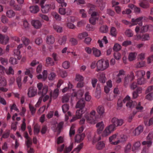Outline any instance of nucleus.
Listing matches in <instances>:
<instances>
[{
	"mask_svg": "<svg viewBox=\"0 0 153 153\" xmlns=\"http://www.w3.org/2000/svg\"><path fill=\"white\" fill-rule=\"evenodd\" d=\"M124 103L126 102V106L130 108L135 107L136 110L133 111V114H130L129 117L128 121L131 122L134 115L137 111H141L143 109L142 106H141L140 102L138 104L135 101H133L130 100V97L128 96H127L123 100Z\"/></svg>",
	"mask_w": 153,
	"mask_h": 153,
	"instance_id": "nucleus-1",
	"label": "nucleus"
},
{
	"mask_svg": "<svg viewBox=\"0 0 153 153\" xmlns=\"http://www.w3.org/2000/svg\"><path fill=\"white\" fill-rule=\"evenodd\" d=\"M37 86L38 90V94L39 95L41 96L39 98L38 101L35 105L36 107H38L40 104L43 97L47 93L48 90V87L47 86H43L42 83L41 82L37 84Z\"/></svg>",
	"mask_w": 153,
	"mask_h": 153,
	"instance_id": "nucleus-2",
	"label": "nucleus"
},
{
	"mask_svg": "<svg viewBox=\"0 0 153 153\" xmlns=\"http://www.w3.org/2000/svg\"><path fill=\"white\" fill-rule=\"evenodd\" d=\"M85 105V101L84 100H80L77 102L76 107V108H79L80 109L76 111V116L71 120V121H73L77 119H79L81 117L83 114L82 109L84 107Z\"/></svg>",
	"mask_w": 153,
	"mask_h": 153,
	"instance_id": "nucleus-3",
	"label": "nucleus"
},
{
	"mask_svg": "<svg viewBox=\"0 0 153 153\" xmlns=\"http://www.w3.org/2000/svg\"><path fill=\"white\" fill-rule=\"evenodd\" d=\"M96 112L95 111H92L90 114H86L85 117L87 120V121L88 123H92L95 122L96 119L99 117V116H95Z\"/></svg>",
	"mask_w": 153,
	"mask_h": 153,
	"instance_id": "nucleus-4",
	"label": "nucleus"
},
{
	"mask_svg": "<svg viewBox=\"0 0 153 153\" xmlns=\"http://www.w3.org/2000/svg\"><path fill=\"white\" fill-rule=\"evenodd\" d=\"M143 19L145 20H146L147 19H148V17L143 16L140 17L136 19H132L131 20L132 23L131 25H130V26L136 25L137 24L139 26H141L142 25V20Z\"/></svg>",
	"mask_w": 153,
	"mask_h": 153,
	"instance_id": "nucleus-5",
	"label": "nucleus"
},
{
	"mask_svg": "<svg viewBox=\"0 0 153 153\" xmlns=\"http://www.w3.org/2000/svg\"><path fill=\"white\" fill-rule=\"evenodd\" d=\"M5 71L7 75L14 74V70L12 67H9L8 69L7 70L5 69L4 67L0 65V75L4 74Z\"/></svg>",
	"mask_w": 153,
	"mask_h": 153,
	"instance_id": "nucleus-6",
	"label": "nucleus"
},
{
	"mask_svg": "<svg viewBox=\"0 0 153 153\" xmlns=\"http://www.w3.org/2000/svg\"><path fill=\"white\" fill-rule=\"evenodd\" d=\"M153 137V134L152 133H149L147 137V141H143L142 144L143 145H147V148L150 147L152 145V140Z\"/></svg>",
	"mask_w": 153,
	"mask_h": 153,
	"instance_id": "nucleus-7",
	"label": "nucleus"
},
{
	"mask_svg": "<svg viewBox=\"0 0 153 153\" xmlns=\"http://www.w3.org/2000/svg\"><path fill=\"white\" fill-rule=\"evenodd\" d=\"M91 14V17L89 19V22L91 24L94 25L96 24V22L98 20V18L97 16H99V13L97 12H92Z\"/></svg>",
	"mask_w": 153,
	"mask_h": 153,
	"instance_id": "nucleus-8",
	"label": "nucleus"
},
{
	"mask_svg": "<svg viewBox=\"0 0 153 153\" xmlns=\"http://www.w3.org/2000/svg\"><path fill=\"white\" fill-rule=\"evenodd\" d=\"M111 123L115 127L121 126L123 123V120L122 119H118L117 118L114 117L111 120Z\"/></svg>",
	"mask_w": 153,
	"mask_h": 153,
	"instance_id": "nucleus-9",
	"label": "nucleus"
},
{
	"mask_svg": "<svg viewBox=\"0 0 153 153\" xmlns=\"http://www.w3.org/2000/svg\"><path fill=\"white\" fill-rule=\"evenodd\" d=\"M134 73L131 72L130 74H128L126 76L124 79V84L125 85H127L128 83L132 81L134 78Z\"/></svg>",
	"mask_w": 153,
	"mask_h": 153,
	"instance_id": "nucleus-10",
	"label": "nucleus"
},
{
	"mask_svg": "<svg viewBox=\"0 0 153 153\" xmlns=\"http://www.w3.org/2000/svg\"><path fill=\"white\" fill-rule=\"evenodd\" d=\"M37 94V89L34 87H31L28 90L27 95L30 97H33L36 95Z\"/></svg>",
	"mask_w": 153,
	"mask_h": 153,
	"instance_id": "nucleus-11",
	"label": "nucleus"
},
{
	"mask_svg": "<svg viewBox=\"0 0 153 153\" xmlns=\"http://www.w3.org/2000/svg\"><path fill=\"white\" fill-rule=\"evenodd\" d=\"M150 39V37L149 34L146 33L144 34L141 35L140 34H137V40H141L142 41L148 40Z\"/></svg>",
	"mask_w": 153,
	"mask_h": 153,
	"instance_id": "nucleus-12",
	"label": "nucleus"
},
{
	"mask_svg": "<svg viewBox=\"0 0 153 153\" xmlns=\"http://www.w3.org/2000/svg\"><path fill=\"white\" fill-rule=\"evenodd\" d=\"M32 25L35 28L39 29L41 28L42 26L41 22L37 20H33L31 22Z\"/></svg>",
	"mask_w": 153,
	"mask_h": 153,
	"instance_id": "nucleus-13",
	"label": "nucleus"
},
{
	"mask_svg": "<svg viewBox=\"0 0 153 153\" xmlns=\"http://www.w3.org/2000/svg\"><path fill=\"white\" fill-rule=\"evenodd\" d=\"M96 126L97 128V133L99 134L101 133V132L103 130L104 126L103 122L102 121L98 123L96 125Z\"/></svg>",
	"mask_w": 153,
	"mask_h": 153,
	"instance_id": "nucleus-14",
	"label": "nucleus"
},
{
	"mask_svg": "<svg viewBox=\"0 0 153 153\" xmlns=\"http://www.w3.org/2000/svg\"><path fill=\"white\" fill-rule=\"evenodd\" d=\"M9 38L8 36H5L0 33V43L3 44H6L8 42Z\"/></svg>",
	"mask_w": 153,
	"mask_h": 153,
	"instance_id": "nucleus-15",
	"label": "nucleus"
},
{
	"mask_svg": "<svg viewBox=\"0 0 153 153\" xmlns=\"http://www.w3.org/2000/svg\"><path fill=\"white\" fill-rule=\"evenodd\" d=\"M29 9L30 12L34 14L37 13L39 10V7L36 5L30 6L29 7Z\"/></svg>",
	"mask_w": 153,
	"mask_h": 153,
	"instance_id": "nucleus-16",
	"label": "nucleus"
},
{
	"mask_svg": "<svg viewBox=\"0 0 153 153\" xmlns=\"http://www.w3.org/2000/svg\"><path fill=\"white\" fill-rule=\"evenodd\" d=\"M143 131V127L142 126H140L137 127L133 131V133L135 136L138 135Z\"/></svg>",
	"mask_w": 153,
	"mask_h": 153,
	"instance_id": "nucleus-17",
	"label": "nucleus"
},
{
	"mask_svg": "<svg viewBox=\"0 0 153 153\" xmlns=\"http://www.w3.org/2000/svg\"><path fill=\"white\" fill-rule=\"evenodd\" d=\"M42 11L43 13H48L51 8V4H46L44 6L43 5L41 6Z\"/></svg>",
	"mask_w": 153,
	"mask_h": 153,
	"instance_id": "nucleus-18",
	"label": "nucleus"
},
{
	"mask_svg": "<svg viewBox=\"0 0 153 153\" xmlns=\"http://www.w3.org/2000/svg\"><path fill=\"white\" fill-rule=\"evenodd\" d=\"M96 3L101 10H103L105 7V3L103 0H96Z\"/></svg>",
	"mask_w": 153,
	"mask_h": 153,
	"instance_id": "nucleus-19",
	"label": "nucleus"
},
{
	"mask_svg": "<svg viewBox=\"0 0 153 153\" xmlns=\"http://www.w3.org/2000/svg\"><path fill=\"white\" fill-rule=\"evenodd\" d=\"M85 136V135L84 134H77L76 135L75 137V140L76 142L79 143L82 141Z\"/></svg>",
	"mask_w": 153,
	"mask_h": 153,
	"instance_id": "nucleus-20",
	"label": "nucleus"
},
{
	"mask_svg": "<svg viewBox=\"0 0 153 153\" xmlns=\"http://www.w3.org/2000/svg\"><path fill=\"white\" fill-rule=\"evenodd\" d=\"M126 140V136L124 135L121 136L120 138V140H117V141L112 142L111 143L112 144L116 145L118 144L120 142H123L125 141Z\"/></svg>",
	"mask_w": 153,
	"mask_h": 153,
	"instance_id": "nucleus-21",
	"label": "nucleus"
},
{
	"mask_svg": "<svg viewBox=\"0 0 153 153\" xmlns=\"http://www.w3.org/2000/svg\"><path fill=\"white\" fill-rule=\"evenodd\" d=\"M97 111L98 114L100 115V117H102L104 112V107L101 105L99 106L97 108Z\"/></svg>",
	"mask_w": 153,
	"mask_h": 153,
	"instance_id": "nucleus-22",
	"label": "nucleus"
},
{
	"mask_svg": "<svg viewBox=\"0 0 153 153\" xmlns=\"http://www.w3.org/2000/svg\"><path fill=\"white\" fill-rule=\"evenodd\" d=\"M103 61L102 60H99L97 63V71L98 72L100 71H102V65Z\"/></svg>",
	"mask_w": 153,
	"mask_h": 153,
	"instance_id": "nucleus-23",
	"label": "nucleus"
},
{
	"mask_svg": "<svg viewBox=\"0 0 153 153\" xmlns=\"http://www.w3.org/2000/svg\"><path fill=\"white\" fill-rule=\"evenodd\" d=\"M59 91V89L56 88L54 90L53 93L51 92L50 93L51 98L53 97L54 99H56L58 95Z\"/></svg>",
	"mask_w": 153,
	"mask_h": 153,
	"instance_id": "nucleus-24",
	"label": "nucleus"
},
{
	"mask_svg": "<svg viewBox=\"0 0 153 153\" xmlns=\"http://www.w3.org/2000/svg\"><path fill=\"white\" fill-rule=\"evenodd\" d=\"M55 41L54 38L52 35L48 36L47 38V42L48 44H53Z\"/></svg>",
	"mask_w": 153,
	"mask_h": 153,
	"instance_id": "nucleus-25",
	"label": "nucleus"
},
{
	"mask_svg": "<svg viewBox=\"0 0 153 153\" xmlns=\"http://www.w3.org/2000/svg\"><path fill=\"white\" fill-rule=\"evenodd\" d=\"M137 55V53L136 52H131L129 53L128 58L130 61H132L134 60L136 58Z\"/></svg>",
	"mask_w": 153,
	"mask_h": 153,
	"instance_id": "nucleus-26",
	"label": "nucleus"
},
{
	"mask_svg": "<svg viewBox=\"0 0 153 153\" xmlns=\"http://www.w3.org/2000/svg\"><path fill=\"white\" fill-rule=\"evenodd\" d=\"M93 53L96 57H99L101 54L100 51L97 48H93L92 49Z\"/></svg>",
	"mask_w": 153,
	"mask_h": 153,
	"instance_id": "nucleus-27",
	"label": "nucleus"
},
{
	"mask_svg": "<svg viewBox=\"0 0 153 153\" xmlns=\"http://www.w3.org/2000/svg\"><path fill=\"white\" fill-rule=\"evenodd\" d=\"M67 39L66 36H63L60 38L58 40L59 43L61 45H64L65 44Z\"/></svg>",
	"mask_w": 153,
	"mask_h": 153,
	"instance_id": "nucleus-28",
	"label": "nucleus"
},
{
	"mask_svg": "<svg viewBox=\"0 0 153 153\" xmlns=\"http://www.w3.org/2000/svg\"><path fill=\"white\" fill-rule=\"evenodd\" d=\"M7 85V81L5 78L3 77H0V86L4 87Z\"/></svg>",
	"mask_w": 153,
	"mask_h": 153,
	"instance_id": "nucleus-29",
	"label": "nucleus"
},
{
	"mask_svg": "<svg viewBox=\"0 0 153 153\" xmlns=\"http://www.w3.org/2000/svg\"><path fill=\"white\" fill-rule=\"evenodd\" d=\"M33 72V70L32 68H30L29 69H26V71L25 72V74L26 75H28L29 77L32 78L33 77V75L32 74Z\"/></svg>",
	"mask_w": 153,
	"mask_h": 153,
	"instance_id": "nucleus-30",
	"label": "nucleus"
},
{
	"mask_svg": "<svg viewBox=\"0 0 153 153\" xmlns=\"http://www.w3.org/2000/svg\"><path fill=\"white\" fill-rule=\"evenodd\" d=\"M140 146L141 143L139 141H137L133 145L132 148V151H134L136 150L139 149L140 148Z\"/></svg>",
	"mask_w": 153,
	"mask_h": 153,
	"instance_id": "nucleus-31",
	"label": "nucleus"
},
{
	"mask_svg": "<svg viewBox=\"0 0 153 153\" xmlns=\"http://www.w3.org/2000/svg\"><path fill=\"white\" fill-rule=\"evenodd\" d=\"M117 33L116 28L114 27H112L111 28L110 33L111 35L113 37H116Z\"/></svg>",
	"mask_w": 153,
	"mask_h": 153,
	"instance_id": "nucleus-32",
	"label": "nucleus"
},
{
	"mask_svg": "<svg viewBox=\"0 0 153 153\" xmlns=\"http://www.w3.org/2000/svg\"><path fill=\"white\" fill-rule=\"evenodd\" d=\"M145 74V72L143 70L137 71L136 72V75L137 77H143Z\"/></svg>",
	"mask_w": 153,
	"mask_h": 153,
	"instance_id": "nucleus-33",
	"label": "nucleus"
},
{
	"mask_svg": "<svg viewBox=\"0 0 153 153\" xmlns=\"http://www.w3.org/2000/svg\"><path fill=\"white\" fill-rule=\"evenodd\" d=\"M15 13L12 10H8L6 12L7 16L9 18H11L15 16Z\"/></svg>",
	"mask_w": 153,
	"mask_h": 153,
	"instance_id": "nucleus-34",
	"label": "nucleus"
},
{
	"mask_svg": "<svg viewBox=\"0 0 153 153\" xmlns=\"http://www.w3.org/2000/svg\"><path fill=\"white\" fill-rule=\"evenodd\" d=\"M46 64L49 66H52L54 65V63L53 59L50 57H47L46 59Z\"/></svg>",
	"mask_w": 153,
	"mask_h": 153,
	"instance_id": "nucleus-35",
	"label": "nucleus"
},
{
	"mask_svg": "<svg viewBox=\"0 0 153 153\" xmlns=\"http://www.w3.org/2000/svg\"><path fill=\"white\" fill-rule=\"evenodd\" d=\"M75 125L72 124L70 128L69 131V136L70 137H71L75 134Z\"/></svg>",
	"mask_w": 153,
	"mask_h": 153,
	"instance_id": "nucleus-36",
	"label": "nucleus"
},
{
	"mask_svg": "<svg viewBox=\"0 0 153 153\" xmlns=\"http://www.w3.org/2000/svg\"><path fill=\"white\" fill-rule=\"evenodd\" d=\"M88 36V33L87 32H85L79 34L78 36V38L80 39H82Z\"/></svg>",
	"mask_w": 153,
	"mask_h": 153,
	"instance_id": "nucleus-37",
	"label": "nucleus"
},
{
	"mask_svg": "<svg viewBox=\"0 0 153 153\" xmlns=\"http://www.w3.org/2000/svg\"><path fill=\"white\" fill-rule=\"evenodd\" d=\"M40 126L37 124H36L34 127V132L35 134L37 135L40 132Z\"/></svg>",
	"mask_w": 153,
	"mask_h": 153,
	"instance_id": "nucleus-38",
	"label": "nucleus"
},
{
	"mask_svg": "<svg viewBox=\"0 0 153 153\" xmlns=\"http://www.w3.org/2000/svg\"><path fill=\"white\" fill-rule=\"evenodd\" d=\"M20 52L19 50L18 49L14 50V54L15 56L16 57L17 59L19 60L21 59V57L20 56Z\"/></svg>",
	"mask_w": 153,
	"mask_h": 153,
	"instance_id": "nucleus-39",
	"label": "nucleus"
},
{
	"mask_svg": "<svg viewBox=\"0 0 153 153\" xmlns=\"http://www.w3.org/2000/svg\"><path fill=\"white\" fill-rule=\"evenodd\" d=\"M83 146V143H80L77 147L75 148L71 153H73V152H76V153H78L80 150L82 149Z\"/></svg>",
	"mask_w": 153,
	"mask_h": 153,
	"instance_id": "nucleus-40",
	"label": "nucleus"
},
{
	"mask_svg": "<svg viewBox=\"0 0 153 153\" xmlns=\"http://www.w3.org/2000/svg\"><path fill=\"white\" fill-rule=\"evenodd\" d=\"M73 146V143H72L68 147L65 148L64 150V153H68L72 149Z\"/></svg>",
	"mask_w": 153,
	"mask_h": 153,
	"instance_id": "nucleus-41",
	"label": "nucleus"
},
{
	"mask_svg": "<svg viewBox=\"0 0 153 153\" xmlns=\"http://www.w3.org/2000/svg\"><path fill=\"white\" fill-rule=\"evenodd\" d=\"M69 105H68L65 104L62 106V111L64 113H65L67 112L69 109Z\"/></svg>",
	"mask_w": 153,
	"mask_h": 153,
	"instance_id": "nucleus-42",
	"label": "nucleus"
},
{
	"mask_svg": "<svg viewBox=\"0 0 153 153\" xmlns=\"http://www.w3.org/2000/svg\"><path fill=\"white\" fill-rule=\"evenodd\" d=\"M53 27L54 30L58 33H61L62 31V28L59 26L54 25L53 26Z\"/></svg>",
	"mask_w": 153,
	"mask_h": 153,
	"instance_id": "nucleus-43",
	"label": "nucleus"
},
{
	"mask_svg": "<svg viewBox=\"0 0 153 153\" xmlns=\"http://www.w3.org/2000/svg\"><path fill=\"white\" fill-rule=\"evenodd\" d=\"M105 146V144L103 142H99L97 145L96 147L97 149L100 150Z\"/></svg>",
	"mask_w": 153,
	"mask_h": 153,
	"instance_id": "nucleus-44",
	"label": "nucleus"
},
{
	"mask_svg": "<svg viewBox=\"0 0 153 153\" xmlns=\"http://www.w3.org/2000/svg\"><path fill=\"white\" fill-rule=\"evenodd\" d=\"M99 79L100 81L102 83H104L105 82L106 78L105 75L103 74H100Z\"/></svg>",
	"mask_w": 153,
	"mask_h": 153,
	"instance_id": "nucleus-45",
	"label": "nucleus"
},
{
	"mask_svg": "<svg viewBox=\"0 0 153 153\" xmlns=\"http://www.w3.org/2000/svg\"><path fill=\"white\" fill-rule=\"evenodd\" d=\"M102 66V71L107 68L109 66L108 60H106L104 62L103 61Z\"/></svg>",
	"mask_w": 153,
	"mask_h": 153,
	"instance_id": "nucleus-46",
	"label": "nucleus"
},
{
	"mask_svg": "<svg viewBox=\"0 0 153 153\" xmlns=\"http://www.w3.org/2000/svg\"><path fill=\"white\" fill-rule=\"evenodd\" d=\"M109 131V129L106 127L103 131L102 134V136L103 137H106L108 135L111 133Z\"/></svg>",
	"mask_w": 153,
	"mask_h": 153,
	"instance_id": "nucleus-47",
	"label": "nucleus"
},
{
	"mask_svg": "<svg viewBox=\"0 0 153 153\" xmlns=\"http://www.w3.org/2000/svg\"><path fill=\"white\" fill-rule=\"evenodd\" d=\"M100 30L102 33H106L108 31V27L106 25L102 26L100 27Z\"/></svg>",
	"mask_w": 153,
	"mask_h": 153,
	"instance_id": "nucleus-48",
	"label": "nucleus"
},
{
	"mask_svg": "<svg viewBox=\"0 0 153 153\" xmlns=\"http://www.w3.org/2000/svg\"><path fill=\"white\" fill-rule=\"evenodd\" d=\"M22 40L23 44L25 45H28L30 42L29 39L25 36L22 37Z\"/></svg>",
	"mask_w": 153,
	"mask_h": 153,
	"instance_id": "nucleus-49",
	"label": "nucleus"
},
{
	"mask_svg": "<svg viewBox=\"0 0 153 153\" xmlns=\"http://www.w3.org/2000/svg\"><path fill=\"white\" fill-rule=\"evenodd\" d=\"M84 79V77L82 75L79 74H76V81H78L79 82L82 81Z\"/></svg>",
	"mask_w": 153,
	"mask_h": 153,
	"instance_id": "nucleus-50",
	"label": "nucleus"
},
{
	"mask_svg": "<svg viewBox=\"0 0 153 153\" xmlns=\"http://www.w3.org/2000/svg\"><path fill=\"white\" fill-rule=\"evenodd\" d=\"M89 6L90 7L89 10L88 12L89 14H92V12H96L95 11H94L96 7L94 5L92 4H89Z\"/></svg>",
	"mask_w": 153,
	"mask_h": 153,
	"instance_id": "nucleus-51",
	"label": "nucleus"
},
{
	"mask_svg": "<svg viewBox=\"0 0 153 153\" xmlns=\"http://www.w3.org/2000/svg\"><path fill=\"white\" fill-rule=\"evenodd\" d=\"M64 123L63 122H61L58 124L57 126L58 131L60 132L61 129L63 128Z\"/></svg>",
	"mask_w": 153,
	"mask_h": 153,
	"instance_id": "nucleus-52",
	"label": "nucleus"
},
{
	"mask_svg": "<svg viewBox=\"0 0 153 153\" xmlns=\"http://www.w3.org/2000/svg\"><path fill=\"white\" fill-rule=\"evenodd\" d=\"M17 59H17L16 58V57L15 58L11 57L9 59V62L10 63L13 65L16 64L17 63Z\"/></svg>",
	"mask_w": 153,
	"mask_h": 153,
	"instance_id": "nucleus-53",
	"label": "nucleus"
},
{
	"mask_svg": "<svg viewBox=\"0 0 153 153\" xmlns=\"http://www.w3.org/2000/svg\"><path fill=\"white\" fill-rule=\"evenodd\" d=\"M25 143L27 148H29L30 147L32 144L31 139L30 138L27 139V140L25 141Z\"/></svg>",
	"mask_w": 153,
	"mask_h": 153,
	"instance_id": "nucleus-54",
	"label": "nucleus"
},
{
	"mask_svg": "<svg viewBox=\"0 0 153 153\" xmlns=\"http://www.w3.org/2000/svg\"><path fill=\"white\" fill-rule=\"evenodd\" d=\"M121 49V46L118 44H115L113 47V50L116 52L120 51Z\"/></svg>",
	"mask_w": 153,
	"mask_h": 153,
	"instance_id": "nucleus-55",
	"label": "nucleus"
},
{
	"mask_svg": "<svg viewBox=\"0 0 153 153\" xmlns=\"http://www.w3.org/2000/svg\"><path fill=\"white\" fill-rule=\"evenodd\" d=\"M140 6L143 8H147L149 7L148 4H146L142 1H140L139 4Z\"/></svg>",
	"mask_w": 153,
	"mask_h": 153,
	"instance_id": "nucleus-56",
	"label": "nucleus"
},
{
	"mask_svg": "<svg viewBox=\"0 0 153 153\" xmlns=\"http://www.w3.org/2000/svg\"><path fill=\"white\" fill-rule=\"evenodd\" d=\"M125 34L128 37H131L133 36V35L132 31L129 29L126 30L125 32Z\"/></svg>",
	"mask_w": 153,
	"mask_h": 153,
	"instance_id": "nucleus-57",
	"label": "nucleus"
},
{
	"mask_svg": "<svg viewBox=\"0 0 153 153\" xmlns=\"http://www.w3.org/2000/svg\"><path fill=\"white\" fill-rule=\"evenodd\" d=\"M131 144L130 143H128L125 148V152L126 153L129 152L131 150Z\"/></svg>",
	"mask_w": 153,
	"mask_h": 153,
	"instance_id": "nucleus-58",
	"label": "nucleus"
},
{
	"mask_svg": "<svg viewBox=\"0 0 153 153\" xmlns=\"http://www.w3.org/2000/svg\"><path fill=\"white\" fill-rule=\"evenodd\" d=\"M10 131L9 130H6L2 135V137L6 138L8 137L10 135Z\"/></svg>",
	"mask_w": 153,
	"mask_h": 153,
	"instance_id": "nucleus-59",
	"label": "nucleus"
},
{
	"mask_svg": "<svg viewBox=\"0 0 153 153\" xmlns=\"http://www.w3.org/2000/svg\"><path fill=\"white\" fill-rule=\"evenodd\" d=\"M16 81L19 88H20L22 86L21 78V76H19L17 78Z\"/></svg>",
	"mask_w": 153,
	"mask_h": 153,
	"instance_id": "nucleus-60",
	"label": "nucleus"
},
{
	"mask_svg": "<svg viewBox=\"0 0 153 153\" xmlns=\"http://www.w3.org/2000/svg\"><path fill=\"white\" fill-rule=\"evenodd\" d=\"M145 53H141L139 54L137 56L138 60H141L143 61L145 58Z\"/></svg>",
	"mask_w": 153,
	"mask_h": 153,
	"instance_id": "nucleus-61",
	"label": "nucleus"
},
{
	"mask_svg": "<svg viewBox=\"0 0 153 153\" xmlns=\"http://www.w3.org/2000/svg\"><path fill=\"white\" fill-rule=\"evenodd\" d=\"M69 99V96L67 95H64L62 99V102L63 103L68 102Z\"/></svg>",
	"mask_w": 153,
	"mask_h": 153,
	"instance_id": "nucleus-62",
	"label": "nucleus"
},
{
	"mask_svg": "<svg viewBox=\"0 0 153 153\" xmlns=\"http://www.w3.org/2000/svg\"><path fill=\"white\" fill-rule=\"evenodd\" d=\"M79 13L81 15V16L82 18H85L87 15L84 9H80L79 11Z\"/></svg>",
	"mask_w": 153,
	"mask_h": 153,
	"instance_id": "nucleus-63",
	"label": "nucleus"
},
{
	"mask_svg": "<svg viewBox=\"0 0 153 153\" xmlns=\"http://www.w3.org/2000/svg\"><path fill=\"white\" fill-rule=\"evenodd\" d=\"M146 98L149 100H152L153 99V93H150L146 95Z\"/></svg>",
	"mask_w": 153,
	"mask_h": 153,
	"instance_id": "nucleus-64",
	"label": "nucleus"
}]
</instances>
